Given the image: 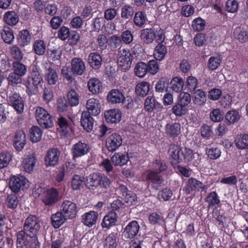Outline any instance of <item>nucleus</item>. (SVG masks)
Returning a JSON list of instances; mask_svg holds the SVG:
<instances>
[{
    "instance_id": "1",
    "label": "nucleus",
    "mask_w": 248,
    "mask_h": 248,
    "mask_svg": "<svg viewBox=\"0 0 248 248\" xmlns=\"http://www.w3.org/2000/svg\"><path fill=\"white\" fill-rule=\"evenodd\" d=\"M61 73L63 77L66 79L68 85L70 87L75 86L77 89L78 58H74L72 59L70 67L63 66L61 69Z\"/></svg>"
},
{
    "instance_id": "2",
    "label": "nucleus",
    "mask_w": 248,
    "mask_h": 248,
    "mask_svg": "<svg viewBox=\"0 0 248 248\" xmlns=\"http://www.w3.org/2000/svg\"><path fill=\"white\" fill-rule=\"evenodd\" d=\"M85 184L89 188L93 189L100 186L106 189L108 188L110 184V181L108 177L100 173H93L86 177Z\"/></svg>"
},
{
    "instance_id": "3",
    "label": "nucleus",
    "mask_w": 248,
    "mask_h": 248,
    "mask_svg": "<svg viewBox=\"0 0 248 248\" xmlns=\"http://www.w3.org/2000/svg\"><path fill=\"white\" fill-rule=\"evenodd\" d=\"M133 55L128 49L119 48L117 55V63L119 68L125 72L129 69L132 65Z\"/></svg>"
},
{
    "instance_id": "4",
    "label": "nucleus",
    "mask_w": 248,
    "mask_h": 248,
    "mask_svg": "<svg viewBox=\"0 0 248 248\" xmlns=\"http://www.w3.org/2000/svg\"><path fill=\"white\" fill-rule=\"evenodd\" d=\"M43 83V78L39 69L37 66H33L31 75L29 77L28 83L29 85L27 86V93L29 95L34 93L31 88L33 87L35 90H37L39 86H42Z\"/></svg>"
},
{
    "instance_id": "5",
    "label": "nucleus",
    "mask_w": 248,
    "mask_h": 248,
    "mask_svg": "<svg viewBox=\"0 0 248 248\" xmlns=\"http://www.w3.org/2000/svg\"><path fill=\"white\" fill-rule=\"evenodd\" d=\"M35 117L38 124L44 128H48L53 125L51 116L44 108L37 107L35 110Z\"/></svg>"
},
{
    "instance_id": "6",
    "label": "nucleus",
    "mask_w": 248,
    "mask_h": 248,
    "mask_svg": "<svg viewBox=\"0 0 248 248\" xmlns=\"http://www.w3.org/2000/svg\"><path fill=\"white\" fill-rule=\"evenodd\" d=\"M40 228V223L37 217L34 216H31L26 219L23 230L27 232V235L34 237L36 236Z\"/></svg>"
},
{
    "instance_id": "7",
    "label": "nucleus",
    "mask_w": 248,
    "mask_h": 248,
    "mask_svg": "<svg viewBox=\"0 0 248 248\" xmlns=\"http://www.w3.org/2000/svg\"><path fill=\"white\" fill-rule=\"evenodd\" d=\"M208 187V185L203 184L197 179L191 177L187 180L185 186L183 188V191L188 195L192 191L196 190L206 191Z\"/></svg>"
},
{
    "instance_id": "8",
    "label": "nucleus",
    "mask_w": 248,
    "mask_h": 248,
    "mask_svg": "<svg viewBox=\"0 0 248 248\" xmlns=\"http://www.w3.org/2000/svg\"><path fill=\"white\" fill-rule=\"evenodd\" d=\"M9 185L11 190L15 193L21 189H27L29 186L28 180L22 176H13L10 179Z\"/></svg>"
},
{
    "instance_id": "9",
    "label": "nucleus",
    "mask_w": 248,
    "mask_h": 248,
    "mask_svg": "<svg viewBox=\"0 0 248 248\" xmlns=\"http://www.w3.org/2000/svg\"><path fill=\"white\" fill-rule=\"evenodd\" d=\"M60 211L68 219H72L76 217L77 213V205L70 201L66 200L61 204Z\"/></svg>"
},
{
    "instance_id": "10",
    "label": "nucleus",
    "mask_w": 248,
    "mask_h": 248,
    "mask_svg": "<svg viewBox=\"0 0 248 248\" xmlns=\"http://www.w3.org/2000/svg\"><path fill=\"white\" fill-rule=\"evenodd\" d=\"M122 138L119 134L113 133L106 139V147L109 151L114 152L122 145Z\"/></svg>"
},
{
    "instance_id": "11",
    "label": "nucleus",
    "mask_w": 248,
    "mask_h": 248,
    "mask_svg": "<svg viewBox=\"0 0 248 248\" xmlns=\"http://www.w3.org/2000/svg\"><path fill=\"white\" fill-rule=\"evenodd\" d=\"M58 201V192L56 189L50 188L44 192L42 202L46 206H51Z\"/></svg>"
},
{
    "instance_id": "12",
    "label": "nucleus",
    "mask_w": 248,
    "mask_h": 248,
    "mask_svg": "<svg viewBox=\"0 0 248 248\" xmlns=\"http://www.w3.org/2000/svg\"><path fill=\"white\" fill-rule=\"evenodd\" d=\"M86 108L87 111H85L83 112H88L90 115L97 116L101 111L100 101L96 98H90L86 102Z\"/></svg>"
},
{
    "instance_id": "13",
    "label": "nucleus",
    "mask_w": 248,
    "mask_h": 248,
    "mask_svg": "<svg viewBox=\"0 0 248 248\" xmlns=\"http://www.w3.org/2000/svg\"><path fill=\"white\" fill-rule=\"evenodd\" d=\"M13 145L16 151H20L26 143V134L23 130L16 131L13 138Z\"/></svg>"
},
{
    "instance_id": "14",
    "label": "nucleus",
    "mask_w": 248,
    "mask_h": 248,
    "mask_svg": "<svg viewBox=\"0 0 248 248\" xmlns=\"http://www.w3.org/2000/svg\"><path fill=\"white\" fill-rule=\"evenodd\" d=\"M9 103L18 113H21L24 109V102L20 95L14 92L9 96Z\"/></svg>"
},
{
    "instance_id": "15",
    "label": "nucleus",
    "mask_w": 248,
    "mask_h": 248,
    "mask_svg": "<svg viewBox=\"0 0 248 248\" xmlns=\"http://www.w3.org/2000/svg\"><path fill=\"white\" fill-rule=\"evenodd\" d=\"M140 225L137 221L129 222L124 229L123 233L126 238L132 239L139 232Z\"/></svg>"
},
{
    "instance_id": "16",
    "label": "nucleus",
    "mask_w": 248,
    "mask_h": 248,
    "mask_svg": "<svg viewBox=\"0 0 248 248\" xmlns=\"http://www.w3.org/2000/svg\"><path fill=\"white\" fill-rule=\"evenodd\" d=\"M31 235H27L26 232L21 230L16 233V247L17 248H27L31 241Z\"/></svg>"
},
{
    "instance_id": "17",
    "label": "nucleus",
    "mask_w": 248,
    "mask_h": 248,
    "mask_svg": "<svg viewBox=\"0 0 248 248\" xmlns=\"http://www.w3.org/2000/svg\"><path fill=\"white\" fill-rule=\"evenodd\" d=\"M168 153L174 163L182 162L183 150L177 145L171 144L169 146Z\"/></svg>"
},
{
    "instance_id": "18",
    "label": "nucleus",
    "mask_w": 248,
    "mask_h": 248,
    "mask_svg": "<svg viewBox=\"0 0 248 248\" xmlns=\"http://www.w3.org/2000/svg\"><path fill=\"white\" fill-rule=\"evenodd\" d=\"M156 36L155 32L151 28L144 29L140 31V37L141 41L147 45L152 43Z\"/></svg>"
},
{
    "instance_id": "19",
    "label": "nucleus",
    "mask_w": 248,
    "mask_h": 248,
    "mask_svg": "<svg viewBox=\"0 0 248 248\" xmlns=\"http://www.w3.org/2000/svg\"><path fill=\"white\" fill-rule=\"evenodd\" d=\"M125 99L123 93L117 89L111 90L108 92L107 95L108 102L112 104L124 103Z\"/></svg>"
},
{
    "instance_id": "20",
    "label": "nucleus",
    "mask_w": 248,
    "mask_h": 248,
    "mask_svg": "<svg viewBox=\"0 0 248 248\" xmlns=\"http://www.w3.org/2000/svg\"><path fill=\"white\" fill-rule=\"evenodd\" d=\"M60 152L56 148L49 150L45 157V163L47 166H55L58 163Z\"/></svg>"
},
{
    "instance_id": "21",
    "label": "nucleus",
    "mask_w": 248,
    "mask_h": 248,
    "mask_svg": "<svg viewBox=\"0 0 248 248\" xmlns=\"http://www.w3.org/2000/svg\"><path fill=\"white\" fill-rule=\"evenodd\" d=\"M98 217V214L97 212L94 211H90L82 216V222L85 226L91 227L96 224Z\"/></svg>"
},
{
    "instance_id": "22",
    "label": "nucleus",
    "mask_w": 248,
    "mask_h": 248,
    "mask_svg": "<svg viewBox=\"0 0 248 248\" xmlns=\"http://www.w3.org/2000/svg\"><path fill=\"white\" fill-rule=\"evenodd\" d=\"M144 108L147 112H151L154 109L161 110L163 108V106L156 101L154 97L148 96L144 102Z\"/></svg>"
},
{
    "instance_id": "23",
    "label": "nucleus",
    "mask_w": 248,
    "mask_h": 248,
    "mask_svg": "<svg viewBox=\"0 0 248 248\" xmlns=\"http://www.w3.org/2000/svg\"><path fill=\"white\" fill-rule=\"evenodd\" d=\"M104 117L108 123L111 124L117 123L120 121L122 114L119 109H110L105 112Z\"/></svg>"
},
{
    "instance_id": "24",
    "label": "nucleus",
    "mask_w": 248,
    "mask_h": 248,
    "mask_svg": "<svg viewBox=\"0 0 248 248\" xmlns=\"http://www.w3.org/2000/svg\"><path fill=\"white\" fill-rule=\"evenodd\" d=\"M80 123L83 128L87 132H90L92 131L93 126V120L88 112L82 113Z\"/></svg>"
},
{
    "instance_id": "25",
    "label": "nucleus",
    "mask_w": 248,
    "mask_h": 248,
    "mask_svg": "<svg viewBox=\"0 0 248 248\" xmlns=\"http://www.w3.org/2000/svg\"><path fill=\"white\" fill-rule=\"evenodd\" d=\"M88 61L90 66L94 69H98L102 64V57L97 52L91 53L88 56Z\"/></svg>"
},
{
    "instance_id": "26",
    "label": "nucleus",
    "mask_w": 248,
    "mask_h": 248,
    "mask_svg": "<svg viewBox=\"0 0 248 248\" xmlns=\"http://www.w3.org/2000/svg\"><path fill=\"white\" fill-rule=\"evenodd\" d=\"M67 219L68 218L65 217L64 215L61 211L52 215L51 217V224L56 229L59 228L64 224Z\"/></svg>"
},
{
    "instance_id": "27",
    "label": "nucleus",
    "mask_w": 248,
    "mask_h": 248,
    "mask_svg": "<svg viewBox=\"0 0 248 248\" xmlns=\"http://www.w3.org/2000/svg\"><path fill=\"white\" fill-rule=\"evenodd\" d=\"M88 87L90 92L93 94H96L102 92V83L96 78H92L88 82Z\"/></svg>"
},
{
    "instance_id": "28",
    "label": "nucleus",
    "mask_w": 248,
    "mask_h": 248,
    "mask_svg": "<svg viewBox=\"0 0 248 248\" xmlns=\"http://www.w3.org/2000/svg\"><path fill=\"white\" fill-rule=\"evenodd\" d=\"M35 164V155L34 153L26 155L23 161V167L26 172L31 171Z\"/></svg>"
},
{
    "instance_id": "29",
    "label": "nucleus",
    "mask_w": 248,
    "mask_h": 248,
    "mask_svg": "<svg viewBox=\"0 0 248 248\" xmlns=\"http://www.w3.org/2000/svg\"><path fill=\"white\" fill-rule=\"evenodd\" d=\"M117 219V215L114 212H110L103 218L102 223L103 228H109L115 225Z\"/></svg>"
},
{
    "instance_id": "30",
    "label": "nucleus",
    "mask_w": 248,
    "mask_h": 248,
    "mask_svg": "<svg viewBox=\"0 0 248 248\" xmlns=\"http://www.w3.org/2000/svg\"><path fill=\"white\" fill-rule=\"evenodd\" d=\"M166 133L171 137H177L181 132V125L178 123L168 124L165 126Z\"/></svg>"
},
{
    "instance_id": "31",
    "label": "nucleus",
    "mask_w": 248,
    "mask_h": 248,
    "mask_svg": "<svg viewBox=\"0 0 248 248\" xmlns=\"http://www.w3.org/2000/svg\"><path fill=\"white\" fill-rule=\"evenodd\" d=\"M45 78L49 85H55L58 81V74L54 69L49 67L46 69Z\"/></svg>"
},
{
    "instance_id": "32",
    "label": "nucleus",
    "mask_w": 248,
    "mask_h": 248,
    "mask_svg": "<svg viewBox=\"0 0 248 248\" xmlns=\"http://www.w3.org/2000/svg\"><path fill=\"white\" fill-rule=\"evenodd\" d=\"M1 36L4 42L7 44H11L15 38L12 30L8 26H5L1 30Z\"/></svg>"
},
{
    "instance_id": "33",
    "label": "nucleus",
    "mask_w": 248,
    "mask_h": 248,
    "mask_svg": "<svg viewBox=\"0 0 248 248\" xmlns=\"http://www.w3.org/2000/svg\"><path fill=\"white\" fill-rule=\"evenodd\" d=\"M31 37L27 30H23L20 31L17 38L18 43L21 46L28 45L31 42Z\"/></svg>"
},
{
    "instance_id": "34",
    "label": "nucleus",
    "mask_w": 248,
    "mask_h": 248,
    "mask_svg": "<svg viewBox=\"0 0 248 248\" xmlns=\"http://www.w3.org/2000/svg\"><path fill=\"white\" fill-rule=\"evenodd\" d=\"M3 18L6 23L10 26H15L19 21L18 16L14 11L6 12L4 15Z\"/></svg>"
},
{
    "instance_id": "35",
    "label": "nucleus",
    "mask_w": 248,
    "mask_h": 248,
    "mask_svg": "<svg viewBox=\"0 0 248 248\" xmlns=\"http://www.w3.org/2000/svg\"><path fill=\"white\" fill-rule=\"evenodd\" d=\"M128 160L129 157L127 155L121 153H115L111 158L112 163L115 166H123Z\"/></svg>"
},
{
    "instance_id": "36",
    "label": "nucleus",
    "mask_w": 248,
    "mask_h": 248,
    "mask_svg": "<svg viewBox=\"0 0 248 248\" xmlns=\"http://www.w3.org/2000/svg\"><path fill=\"white\" fill-rule=\"evenodd\" d=\"M233 36L241 43L246 42L248 40L247 31L241 27H237L234 30Z\"/></svg>"
},
{
    "instance_id": "37",
    "label": "nucleus",
    "mask_w": 248,
    "mask_h": 248,
    "mask_svg": "<svg viewBox=\"0 0 248 248\" xmlns=\"http://www.w3.org/2000/svg\"><path fill=\"white\" fill-rule=\"evenodd\" d=\"M167 52V50L165 46L163 44L158 43L155 48L154 57L156 60L161 61L164 59Z\"/></svg>"
},
{
    "instance_id": "38",
    "label": "nucleus",
    "mask_w": 248,
    "mask_h": 248,
    "mask_svg": "<svg viewBox=\"0 0 248 248\" xmlns=\"http://www.w3.org/2000/svg\"><path fill=\"white\" fill-rule=\"evenodd\" d=\"M150 91V85L147 82H142L138 83L136 87V93L139 96H146Z\"/></svg>"
},
{
    "instance_id": "39",
    "label": "nucleus",
    "mask_w": 248,
    "mask_h": 248,
    "mask_svg": "<svg viewBox=\"0 0 248 248\" xmlns=\"http://www.w3.org/2000/svg\"><path fill=\"white\" fill-rule=\"evenodd\" d=\"M225 118L226 123L230 125L237 122L240 119V115L237 111L232 110L226 113Z\"/></svg>"
},
{
    "instance_id": "40",
    "label": "nucleus",
    "mask_w": 248,
    "mask_h": 248,
    "mask_svg": "<svg viewBox=\"0 0 248 248\" xmlns=\"http://www.w3.org/2000/svg\"><path fill=\"white\" fill-rule=\"evenodd\" d=\"M134 13L133 8L129 5H124L121 9V17L125 20L132 19Z\"/></svg>"
},
{
    "instance_id": "41",
    "label": "nucleus",
    "mask_w": 248,
    "mask_h": 248,
    "mask_svg": "<svg viewBox=\"0 0 248 248\" xmlns=\"http://www.w3.org/2000/svg\"><path fill=\"white\" fill-rule=\"evenodd\" d=\"M70 90L67 92L66 97L67 100L68 101L69 104L71 107L76 106L78 105V93H77L75 88L73 86L71 87Z\"/></svg>"
},
{
    "instance_id": "42",
    "label": "nucleus",
    "mask_w": 248,
    "mask_h": 248,
    "mask_svg": "<svg viewBox=\"0 0 248 248\" xmlns=\"http://www.w3.org/2000/svg\"><path fill=\"white\" fill-rule=\"evenodd\" d=\"M30 140L33 142H37L40 140L42 135V131L37 126H33L30 129Z\"/></svg>"
},
{
    "instance_id": "43",
    "label": "nucleus",
    "mask_w": 248,
    "mask_h": 248,
    "mask_svg": "<svg viewBox=\"0 0 248 248\" xmlns=\"http://www.w3.org/2000/svg\"><path fill=\"white\" fill-rule=\"evenodd\" d=\"M69 104L67 103V100L64 96H60L56 102L57 110L59 113H63L66 112L69 108Z\"/></svg>"
},
{
    "instance_id": "44",
    "label": "nucleus",
    "mask_w": 248,
    "mask_h": 248,
    "mask_svg": "<svg viewBox=\"0 0 248 248\" xmlns=\"http://www.w3.org/2000/svg\"><path fill=\"white\" fill-rule=\"evenodd\" d=\"M193 93L195 94L194 98L193 99L194 103L199 106L203 105L206 101L205 93L200 89L196 90Z\"/></svg>"
},
{
    "instance_id": "45",
    "label": "nucleus",
    "mask_w": 248,
    "mask_h": 248,
    "mask_svg": "<svg viewBox=\"0 0 248 248\" xmlns=\"http://www.w3.org/2000/svg\"><path fill=\"white\" fill-rule=\"evenodd\" d=\"M205 202H208V207L210 208L218 205L220 203V199L215 191L210 192L207 196Z\"/></svg>"
},
{
    "instance_id": "46",
    "label": "nucleus",
    "mask_w": 248,
    "mask_h": 248,
    "mask_svg": "<svg viewBox=\"0 0 248 248\" xmlns=\"http://www.w3.org/2000/svg\"><path fill=\"white\" fill-rule=\"evenodd\" d=\"M171 88L175 92H181L184 87V81L181 78L176 77L173 78L171 81Z\"/></svg>"
},
{
    "instance_id": "47",
    "label": "nucleus",
    "mask_w": 248,
    "mask_h": 248,
    "mask_svg": "<svg viewBox=\"0 0 248 248\" xmlns=\"http://www.w3.org/2000/svg\"><path fill=\"white\" fill-rule=\"evenodd\" d=\"M235 143L239 149H244L248 147V135H238L235 139Z\"/></svg>"
},
{
    "instance_id": "48",
    "label": "nucleus",
    "mask_w": 248,
    "mask_h": 248,
    "mask_svg": "<svg viewBox=\"0 0 248 248\" xmlns=\"http://www.w3.org/2000/svg\"><path fill=\"white\" fill-rule=\"evenodd\" d=\"M221 59L222 58L220 55L211 57L209 59L207 63L209 69L212 71L216 70L220 66Z\"/></svg>"
},
{
    "instance_id": "49",
    "label": "nucleus",
    "mask_w": 248,
    "mask_h": 248,
    "mask_svg": "<svg viewBox=\"0 0 248 248\" xmlns=\"http://www.w3.org/2000/svg\"><path fill=\"white\" fill-rule=\"evenodd\" d=\"M33 48L35 54L38 55H42L45 53L46 50V44L43 40H37L34 43Z\"/></svg>"
},
{
    "instance_id": "50",
    "label": "nucleus",
    "mask_w": 248,
    "mask_h": 248,
    "mask_svg": "<svg viewBox=\"0 0 248 248\" xmlns=\"http://www.w3.org/2000/svg\"><path fill=\"white\" fill-rule=\"evenodd\" d=\"M13 73L23 77L27 72L26 66L20 62H14L13 63Z\"/></svg>"
},
{
    "instance_id": "51",
    "label": "nucleus",
    "mask_w": 248,
    "mask_h": 248,
    "mask_svg": "<svg viewBox=\"0 0 248 248\" xmlns=\"http://www.w3.org/2000/svg\"><path fill=\"white\" fill-rule=\"evenodd\" d=\"M146 20V17L142 12L138 11L135 14L133 21L137 27H142L145 23Z\"/></svg>"
},
{
    "instance_id": "52",
    "label": "nucleus",
    "mask_w": 248,
    "mask_h": 248,
    "mask_svg": "<svg viewBox=\"0 0 248 248\" xmlns=\"http://www.w3.org/2000/svg\"><path fill=\"white\" fill-rule=\"evenodd\" d=\"M10 50L12 58L16 60V62H20L22 60L23 53L16 45L10 47Z\"/></svg>"
},
{
    "instance_id": "53",
    "label": "nucleus",
    "mask_w": 248,
    "mask_h": 248,
    "mask_svg": "<svg viewBox=\"0 0 248 248\" xmlns=\"http://www.w3.org/2000/svg\"><path fill=\"white\" fill-rule=\"evenodd\" d=\"M153 167L155 171L161 173L168 169L166 163L161 159H156L153 162Z\"/></svg>"
},
{
    "instance_id": "54",
    "label": "nucleus",
    "mask_w": 248,
    "mask_h": 248,
    "mask_svg": "<svg viewBox=\"0 0 248 248\" xmlns=\"http://www.w3.org/2000/svg\"><path fill=\"white\" fill-rule=\"evenodd\" d=\"M146 64L143 62L138 63L134 68V72L136 76L140 78H143L147 72Z\"/></svg>"
},
{
    "instance_id": "55",
    "label": "nucleus",
    "mask_w": 248,
    "mask_h": 248,
    "mask_svg": "<svg viewBox=\"0 0 248 248\" xmlns=\"http://www.w3.org/2000/svg\"><path fill=\"white\" fill-rule=\"evenodd\" d=\"M168 85V80L165 78H161L155 84V91L158 93H163L167 91Z\"/></svg>"
},
{
    "instance_id": "56",
    "label": "nucleus",
    "mask_w": 248,
    "mask_h": 248,
    "mask_svg": "<svg viewBox=\"0 0 248 248\" xmlns=\"http://www.w3.org/2000/svg\"><path fill=\"white\" fill-rule=\"evenodd\" d=\"M224 112L219 108L213 109L210 113V118L214 122H219L223 119Z\"/></svg>"
},
{
    "instance_id": "57",
    "label": "nucleus",
    "mask_w": 248,
    "mask_h": 248,
    "mask_svg": "<svg viewBox=\"0 0 248 248\" xmlns=\"http://www.w3.org/2000/svg\"><path fill=\"white\" fill-rule=\"evenodd\" d=\"M21 78V76H19L15 73H11L7 78L8 84L15 87L21 84L22 81Z\"/></svg>"
},
{
    "instance_id": "58",
    "label": "nucleus",
    "mask_w": 248,
    "mask_h": 248,
    "mask_svg": "<svg viewBox=\"0 0 248 248\" xmlns=\"http://www.w3.org/2000/svg\"><path fill=\"white\" fill-rule=\"evenodd\" d=\"M103 243L104 248H116L117 245L116 237L113 234L107 236Z\"/></svg>"
},
{
    "instance_id": "59",
    "label": "nucleus",
    "mask_w": 248,
    "mask_h": 248,
    "mask_svg": "<svg viewBox=\"0 0 248 248\" xmlns=\"http://www.w3.org/2000/svg\"><path fill=\"white\" fill-rule=\"evenodd\" d=\"M198 84V80L196 78L190 76L187 78L186 81V88L190 92H193L196 90V87Z\"/></svg>"
},
{
    "instance_id": "60",
    "label": "nucleus",
    "mask_w": 248,
    "mask_h": 248,
    "mask_svg": "<svg viewBox=\"0 0 248 248\" xmlns=\"http://www.w3.org/2000/svg\"><path fill=\"white\" fill-rule=\"evenodd\" d=\"M148 219L150 223L153 225H161L164 222L163 217L155 212L151 213L149 216Z\"/></svg>"
},
{
    "instance_id": "61",
    "label": "nucleus",
    "mask_w": 248,
    "mask_h": 248,
    "mask_svg": "<svg viewBox=\"0 0 248 248\" xmlns=\"http://www.w3.org/2000/svg\"><path fill=\"white\" fill-rule=\"evenodd\" d=\"M205 26V21L201 17L195 19L192 23L193 29L197 31H200L204 29Z\"/></svg>"
},
{
    "instance_id": "62",
    "label": "nucleus",
    "mask_w": 248,
    "mask_h": 248,
    "mask_svg": "<svg viewBox=\"0 0 248 248\" xmlns=\"http://www.w3.org/2000/svg\"><path fill=\"white\" fill-rule=\"evenodd\" d=\"M191 98L190 95L186 92H181L178 97V102L182 106H186L191 102Z\"/></svg>"
},
{
    "instance_id": "63",
    "label": "nucleus",
    "mask_w": 248,
    "mask_h": 248,
    "mask_svg": "<svg viewBox=\"0 0 248 248\" xmlns=\"http://www.w3.org/2000/svg\"><path fill=\"white\" fill-rule=\"evenodd\" d=\"M120 38L122 43L125 45H129L133 40V36L129 30H126L122 32Z\"/></svg>"
},
{
    "instance_id": "64",
    "label": "nucleus",
    "mask_w": 248,
    "mask_h": 248,
    "mask_svg": "<svg viewBox=\"0 0 248 248\" xmlns=\"http://www.w3.org/2000/svg\"><path fill=\"white\" fill-rule=\"evenodd\" d=\"M147 72L151 75L155 74L159 70V65L156 60H151L146 64Z\"/></svg>"
}]
</instances>
